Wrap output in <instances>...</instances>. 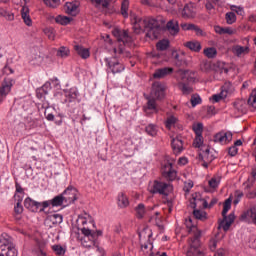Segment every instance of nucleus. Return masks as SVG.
I'll list each match as a JSON object with an SVG mask.
<instances>
[{
  "label": "nucleus",
  "mask_w": 256,
  "mask_h": 256,
  "mask_svg": "<svg viewBox=\"0 0 256 256\" xmlns=\"http://www.w3.org/2000/svg\"><path fill=\"white\" fill-rule=\"evenodd\" d=\"M190 103H191L192 107H197V105H201V103H202L201 96L192 95L191 99H190Z\"/></svg>",
  "instance_id": "obj_48"
},
{
  "label": "nucleus",
  "mask_w": 256,
  "mask_h": 256,
  "mask_svg": "<svg viewBox=\"0 0 256 256\" xmlns=\"http://www.w3.org/2000/svg\"><path fill=\"white\" fill-rule=\"evenodd\" d=\"M195 15H197V13L195 12L193 5L186 4L182 10V17L186 19H193Z\"/></svg>",
  "instance_id": "obj_24"
},
{
  "label": "nucleus",
  "mask_w": 256,
  "mask_h": 256,
  "mask_svg": "<svg viewBox=\"0 0 256 256\" xmlns=\"http://www.w3.org/2000/svg\"><path fill=\"white\" fill-rule=\"evenodd\" d=\"M74 49H75L77 55H79V57H81L82 59H89V57L91 56L89 49H87L81 45H75Z\"/></svg>",
  "instance_id": "obj_27"
},
{
  "label": "nucleus",
  "mask_w": 256,
  "mask_h": 256,
  "mask_svg": "<svg viewBox=\"0 0 256 256\" xmlns=\"http://www.w3.org/2000/svg\"><path fill=\"white\" fill-rule=\"evenodd\" d=\"M230 9L232 13H236L237 15L243 16L245 14V11L241 6H231Z\"/></svg>",
  "instance_id": "obj_54"
},
{
  "label": "nucleus",
  "mask_w": 256,
  "mask_h": 256,
  "mask_svg": "<svg viewBox=\"0 0 256 256\" xmlns=\"http://www.w3.org/2000/svg\"><path fill=\"white\" fill-rule=\"evenodd\" d=\"M179 88L182 91L183 95H189V94L193 93V88L191 86L185 84V82H180Z\"/></svg>",
  "instance_id": "obj_38"
},
{
  "label": "nucleus",
  "mask_w": 256,
  "mask_h": 256,
  "mask_svg": "<svg viewBox=\"0 0 256 256\" xmlns=\"http://www.w3.org/2000/svg\"><path fill=\"white\" fill-rule=\"evenodd\" d=\"M21 17L28 27H31L33 25V21L31 20V16L29 15V7L23 6L21 9Z\"/></svg>",
  "instance_id": "obj_26"
},
{
  "label": "nucleus",
  "mask_w": 256,
  "mask_h": 256,
  "mask_svg": "<svg viewBox=\"0 0 256 256\" xmlns=\"http://www.w3.org/2000/svg\"><path fill=\"white\" fill-rule=\"evenodd\" d=\"M202 151L204 153L205 161H207L208 163H212L215 160V156L211 155V150L209 148H203Z\"/></svg>",
  "instance_id": "obj_46"
},
{
  "label": "nucleus",
  "mask_w": 256,
  "mask_h": 256,
  "mask_svg": "<svg viewBox=\"0 0 256 256\" xmlns=\"http://www.w3.org/2000/svg\"><path fill=\"white\" fill-rule=\"evenodd\" d=\"M89 239H90V238H83V239L81 240V244L83 245V247L89 248V247H91L92 245H94L93 240L87 241V240H89Z\"/></svg>",
  "instance_id": "obj_62"
},
{
  "label": "nucleus",
  "mask_w": 256,
  "mask_h": 256,
  "mask_svg": "<svg viewBox=\"0 0 256 256\" xmlns=\"http://www.w3.org/2000/svg\"><path fill=\"white\" fill-rule=\"evenodd\" d=\"M177 121H179L177 119V117L175 116H169L166 121H165V125L167 129H171L173 127H175V125H177Z\"/></svg>",
  "instance_id": "obj_39"
},
{
  "label": "nucleus",
  "mask_w": 256,
  "mask_h": 256,
  "mask_svg": "<svg viewBox=\"0 0 256 256\" xmlns=\"http://www.w3.org/2000/svg\"><path fill=\"white\" fill-rule=\"evenodd\" d=\"M186 227L189 235L187 241V256H205L203 250H201V230L197 226L191 224V219L186 221Z\"/></svg>",
  "instance_id": "obj_2"
},
{
  "label": "nucleus",
  "mask_w": 256,
  "mask_h": 256,
  "mask_svg": "<svg viewBox=\"0 0 256 256\" xmlns=\"http://www.w3.org/2000/svg\"><path fill=\"white\" fill-rule=\"evenodd\" d=\"M169 45H170L169 40L168 39H163V40H160L156 44V49L158 51H167L169 49Z\"/></svg>",
  "instance_id": "obj_33"
},
{
  "label": "nucleus",
  "mask_w": 256,
  "mask_h": 256,
  "mask_svg": "<svg viewBox=\"0 0 256 256\" xmlns=\"http://www.w3.org/2000/svg\"><path fill=\"white\" fill-rule=\"evenodd\" d=\"M44 245L38 243L36 248L33 250L34 255L36 256H47V253H45Z\"/></svg>",
  "instance_id": "obj_42"
},
{
  "label": "nucleus",
  "mask_w": 256,
  "mask_h": 256,
  "mask_svg": "<svg viewBox=\"0 0 256 256\" xmlns=\"http://www.w3.org/2000/svg\"><path fill=\"white\" fill-rule=\"evenodd\" d=\"M193 146L196 147V149H201L203 151V134L202 135H196Z\"/></svg>",
  "instance_id": "obj_41"
},
{
  "label": "nucleus",
  "mask_w": 256,
  "mask_h": 256,
  "mask_svg": "<svg viewBox=\"0 0 256 256\" xmlns=\"http://www.w3.org/2000/svg\"><path fill=\"white\" fill-rule=\"evenodd\" d=\"M171 191H173V186L171 184L155 180L150 193L153 195L159 193V195H165L167 197Z\"/></svg>",
  "instance_id": "obj_7"
},
{
  "label": "nucleus",
  "mask_w": 256,
  "mask_h": 256,
  "mask_svg": "<svg viewBox=\"0 0 256 256\" xmlns=\"http://www.w3.org/2000/svg\"><path fill=\"white\" fill-rule=\"evenodd\" d=\"M237 153H239V149L235 146H231L228 149V154L230 155V157H235V155H237Z\"/></svg>",
  "instance_id": "obj_64"
},
{
  "label": "nucleus",
  "mask_w": 256,
  "mask_h": 256,
  "mask_svg": "<svg viewBox=\"0 0 256 256\" xmlns=\"http://www.w3.org/2000/svg\"><path fill=\"white\" fill-rule=\"evenodd\" d=\"M114 35L117 37V40L122 43H131V38L129 37V32H127V30H114Z\"/></svg>",
  "instance_id": "obj_20"
},
{
  "label": "nucleus",
  "mask_w": 256,
  "mask_h": 256,
  "mask_svg": "<svg viewBox=\"0 0 256 256\" xmlns=\"http://www.w3.org/2000/svg\"><path fill=\"white\" fill-rule=\"evenodd\" d=\"M254 183H255V180L248 178V180L243 183L245 191H249V189L253 187Z\"/></svg>",
  "instance_id": "obj_56"
},
{
  "label": "nucleus",
  "mask_w": 256,
  "mask_h": 256,
  "mask_svg": "<svg viewBox=\"0 0 256 256\" xmlns=\"http://www.w3.org/2000/svg\"><path fill=\"white\" fill-rule=\"evenodd\" d=\"M56 23H59V25H69L71 21H73V18L67 17V16H57L55 18Z\"/></svg>",
  "instance_id": "obj_37"
},
{
  "label": "nucleus",
  "mask_w": 256,
  "mask_h": 256,
  "mask_svg": "<svg viewBox=\"0 0 256 256\" xmlns=\"http://www.w3.org/2000/svg\"><path fill=\"white\" fill-rule=\"evenodd\" d=\"M237 33V30L231 28V27H224L223 35H235Z\"/></svg>",
  "instance_id": "obj_63"
},
{
  "label": "nucleus",
  "mask_w": 256,
  "mask_h": 256,
  "mask_svg": "<svg viewBox=\"0 0 256 256\" xmlns=\"http://www.w3.org/2000/svg\"><path fill=\"white\" fill-rule=\"evenodd\" d=\"M46 7H51L52 9H56L61 5V0H43Z\"/></svg>",
  "instance_id": "obj_45"
},
{
  "label": "nucleus",
  "mask_w": 256,
  "mask_h": 256,
  "mask_svg": "<svg viewBox=\"0 0 256 256\" xmlns=\"http://www.w3.org/2000/svg\"><path fill=\"white\" fill-rule=\"evenodd\" d=\"M136 217L138 219H143V217H145V204H138V206L136 207Z\"/></svg>",
  "instance_id": "obj_40"
},
{
  "label": "nucleus",
  "mask_w": 256,
  "mask_h": 256,
  "mask_svg": "<svg viewBox=\"0 0 256 256\" xmlns=\"http://www.w3.org/2000/svg\"><path fill=\"white\" fill-rule=\"evenodd\" d=\"M225 19L228 25H233V23L237 21V15H235L234 12H227Z\"/></svg>",
  "instance_id": "obj_44"
},
{
  "label": "nucleus",
  "mask_w": 256,
  "mask_h": 256,
  "mask_svg": "<svg viewBox=\"0 0 256 256\" xmlns=\"http://www.w3.org/2000/svg\"><path fill=\"white\" fill-rule=\"evenodd\" d=\"M0 256H17V249L7 234L0 236Z\"/></svg>",
  "instance_id": "obj_4"
},
{
  "label": "nucleus",
  "mask_w": 256,
  "mask_h": 256,
  "mask_svg": "<svg viewBox=\"0 0 256 256\" xmlns=\"http://www.w3.org/2000/svg\"><path fill=\"white\" fill-rule=\"evenodd\" d=\"M24 207L32 211L33 213H37L39 211L41 213V207H43V202H37L30 197L24 200Z\"/></svg>",
  "instance_id": "obj_15"
},
{
  "label": "nucleus",
  "mask_w": 256,
  "mask_h": 256,
  "mask_svg": "<svg viewBox=\"0 0 256 256\" xmlns=\"http://www.w3.org/2000/svg\"><path fill=\"white\" fill-rule=\"evenodd\" d=\"M162 175L168 181H175L177 179V171L173 169L171 162H166L162 168Z\"/></svg>",
  "instance_id": "obj_13"
},
{
  "label": "nucleus",
  "mask_w": 256,
  "mask_h": 256,
  "mask_svg": "<svg viewBox=\"0 0 256 256\" xmlns=\"http://www.w3.org/2000/svg\"><path fill=\"white\" fill-rule=\"evenodd\" d=\"M52 249L56 253V255H59V256L65 255V249L62 248L61 245H54L52 246Z\"/></svg>",
  "instance_id": "obj_53"
},
{
  "label": "nucleus",
  "mask_w": 256,
  "mask_h": 256,
  "mask_svg": "<svg viewBox=\"0 0 256 256\" xmlns=\"http://www.w3.org/2000/svg\"><path fill=\"white\" fill-rule=\"evenodd\" d=\"M66 13L72 17H77L79 13L78 6L74 3H66Z\"/></svg>",
  "instance_id": "obj_29"
},
{
  "label": "nucleus",
  "mask_w": 256,
  "mask_h": 256,
  "mask_svg": "<svg viewBox=\"0 0 256 256\" xmlns=\"http://www.w3.org/2000/svg\"><path fill=\"white\" fill-rule=\"evenodd\" d=\"M157 125L155 124H148L145 127V133L149 135L150 137H157Z\"/></svg>",
  "instance_id": "obj_32"
},
{
  "label": "nucleus",
  "mask_w": 256,
  "mask_h": 256,
  "mask_svg": "<svg viewBox=\"0 0 256 256\" xmlns=\"http://www.w3.org/2000/svg\"><path fill=\"white\" fill-rule=\"evenodd\" d=\"M28 59L30 65H40L41 63H43V56H41V52L35 49L31 50Z\"/></svg>",
  "instance_id": "obj_18"
},
{
  "label": "nucleus",
  "mask_w": 256,
  "mask_h": 256,
  "mask_svg": "<svg viewBox=\"0 0 256 256\" xmlns=\"http://www.w3.org/2000/svg\"><path fill=\"white\" fill-rule=\"evenodd\" d=\"M165 91H167V86L164 83L154 82L152 84L150 97L156 99L157 101H161V99L165 98Z\"/></svg>",
  "instance_id": "obj_8"
},
{
  "label": "nucleus",
  "mask_w": 256,
  "mask_h": 256,
  "mask_svg": "<svg viewBox=\"0 0 256 256\" xmlns=\"http://www.w3.org/2000/svg\"><path fill=\"white\" fill-rule=\"evenodd\" d=\"M65 198L63 197V194H60L58 196H55L52 200H47L42 202V207L40 208V213H43L49 207L52 205L53 207H61V205H64Z\"/></svg>",
  "instance_id": "obj_11"
},
{
  "label": "nucleus",
  "mask_w": 256,
  "mask_h": 256,
  "mask_svg": "<svg viewBox=\"0 0 256 256\" xmlns=\"http://www.w3.org/2000/svg\"><path fill=\"white\" fill-rule=\"evenodd\" d=\"M249 51L248 46L235 45L232 48V53H234L236 57H243V55L249 54Z\"/></svg>",
  "instance_id": "obj_23"
},
{
  "label": "nucleus",
  "mask_w": 256,
  "mask_h": 256,
  "mask_svg": "<svg viewBox=\"0 0 256 256\" xmlns=\"http://www.w3.org/2000/svg\"><path fill=\"white\" fill-rule=\"evenodd\" d=\"M172 57L175 60V64L177 65V67H181L183 65V60L185 55L183 53L177 52V50H173L172 51Z\"/></svg>",
  "instance_id": "obj_30"
},
{
  "label": "nucleus",
  "mask_w": 256,
  "mask_h": 256,
  "mask_svg": "<svg viewBox=\"0 0 256 256\" xmlns=\"http://www.w3.org/2000/svg\"><path fill=\"white\" fill-rule=\"evenodd\" d=\"M22 202H23V199L20 198L16 206L14 207V212L16 213V215H21V213H23V205H21Z\"/></svg>",
  "instance_id": "obj_52"
},
{
  "label": "nucleus",
  "mask_w": 256,
  "mask_h": 256,
  "mask_svg": "<svg viewBox=\"0 0 256 256\" xmlns=\"http://www.w3.org/2000/svg\"><path fill=\"white\" fill-rule=\"evenodd\" d=\"M81 233L84 235V239H93V231L89 228H81Z\"/></svg>",
  "instance_id": "obj_49"
},
{
  "label": "nucleus",
  "mask_w": 256,
  "mask_h": 256,
  "mask_svg": "<svg viewBox=\"0 0 256 256\" xmlns=\"http://www.w3.org/2000/svg\"><path fill=\"white\" fill-rule=\"evenodd\" d=\"M153 219L155 220L156 225L158 226V228L163 231V229H165V226H163V224L161 223V218H158L157 216H153L150 218V221H153Z\"/></svg>",
  "instance_id": "obj_58"
},
{
  "label": "nucleus",
  "mask_w": 256,
  "mask_h": 256,
  "mask_svg": "<svg viewBox=\"0 0 256 256\" xmlns=\"http://www.w3.org/2000/svg\"><path fill=\"white\" fill-rule=\"evenodd\" d=\"M232 201L233 200L231 198H228L224 202V206H223V210H222L223 220L220 222V225H219V227L223 228V231H229L231 225H233V223L235 221V213H230L227 216V213H229V209H231Z\"/></svg>",
  "instance_id": "obj_3"
},
{
  "label": "nucleus",
  "mask_w": 256,
  "mask_h": 256,
  "mask_svg": "<svg viewBox=\"0 0 256 256\" xmlns=\"http://www.w3.org/2000/svg\"><path fill=\"white\" fill-rule=\"evenodd\" d=\"M233 140V133L231 132H219L214 136V142L221 145H227Z\"/></svg>",
  "instance_id": "obj_14"
},
{
  "label": "nucleus",
  "mask_w": 256,
  "mask_h": 256,
  "mask_svg": "<svg viewBox=\"0 0 256 256\" xmlns=\"http://www.w3.org/2000/svg\"><path fill=\"white\" fill-rule=\"evenodd\" d=\"M192 31H195V33L198 37H205V32H203V30L195 24L192 27Z\"/></svg>",
  "instance_id": "obj_55"
},
{
  "label": "nucleus",
  "mask_w": 256,
  "mask_h": 256,
  "mask_svg": "<svg viewBox=\"0 0 256 256\" xmlns=\"http://www.w3.org/2000/svg\"><path fill=\"white\" fill-rule=\"evenodd\" d=\"M193 181L189 180L188 182L184 183V188L183 190L185 191V193H189V191H191V189H193Z\"/></svg>",
  "instance_id": "obj_60"
},
{
  "label": "nucleus",
  "mask_w": 256,
  "mask_h": 256,
  "mask_svg": "<svg viewBox=\"0 0 256 256\" xmlns=\"http://www.w3.org/2000/svg\"><path fill=\"white\" fill-rule=\"evenodd\" d=\"M44 33L48 37V39H50L51 41L55 40V29L45 28Z\"/></svg>",
  "instance_id": "obj_51"
},
{
  "label": "nucleus",
  "mask_w": 256,
  "mask_h": 256,
  "mask_svg": "<svg viewBox=\"0 0 256 256\" xmlns=\"http://www.w3.org/2000/svg\"><path fill=\"white\" fill-rule=\"evenodd\" d=\"M129 0H123L121 4V15L124 17V19H127L129 17Z\"/></svg>",
  "instance_id": "obj_35"
},
{
  "label": "nucleus",
  "mask_w": 256,
  "mask_h": 256,
  "mask_svg": "<svg viewBox=\"0 0 256 256\" xmlns=\"http://www.w3.org/2000/svg\"><path fill=\"white\" fill-rule=\"evenodd\" d=\"M240 221L243 223L256 225V206H252L250 209L244 211L240 215Z\"/></svg>",
  "instance_id": "obj_10"
},
{
  "label": "nucleus",
  "mask_w": 256,
  "mask_h": 256,
  "mask_svg": "<svg viewBox=\"0 0 256 256\" xmlns=\"http://www.w3.org/2000/svg\"><path fill=\"white\" fill-rule=\"evenodd\" d=\"M183 79H187L188 83H195V73L194 72H189L185 71L183 73Z\"/></svg>",
  "instance_id": "obj_47"
},
{
  "label": "nucleus",
  "mask_w": 256,
  "mask_h": 256,
  "mask_svg": "<svg viewBox=\"0 0 256 256\" xmlns=\"http://www.w3.org/2000/svg\"><path fill=\"white\" fill-rule=\"evenodd\" d=\"M193 215L195 219H199L200 221H205L207 219V212L201 210H194Z\"/></svg>",
  "instance_id": "obj_43"
},
{
  "label": "nucleus",
  "mask_w": 256,
  "mask_h": 256,
  "mask_svg": "<svg viewBox=\"0 0 256 256\" xmlns=\"http://www.w3.org/2000/svg\"><path fill=\"white\" fill-rule=\"evenodd\" d=\"M209 187H211L212 189H217V187H219V183H221V178H216L213 177L212 179L209 180Z\"/></svg>",
  "instance_id": "obj_50"
},
{
  "label": "nucleus",
  "mask_w": 256,
  "mask_h": 256,
  "mask_svg": "<svg viewBox=\"0 0 256 256\" xmlns=\"http://www.w3.org/2000/svg\"><path fill=\"white\" fill-rule=\"evenodd\" d=\"M112 1L113 0H91V3L96 7H103V9H107V7H109V3Z\"/></svg>",
  "instance_id": "obj_36"
},
{
  "label": "nucleus",
  "mask_w": 256,
  "mask_h": 256,
  "mask_svg": "<svg viewBox=\"0 0 256 256\" xmlns=\"http://www.w3.org/2000/svg\"><path fill=\"white\" fill-rule=\"evenodd\" d=\"M70 53L71 51L67 47L61 46L60 48H58L56 55L57 57H61L62 59H65L69 57Z\"/></svg>",
  "instance_id": "obj_34"
},
{
  "label": "nucleus",
  "mask_w": 256,
  "mask_h": 256,
  "mask_svg": "<svg viewBox=\"0 0 256 256\" xmlns=\"http://www.w3.org/2000/svg\"><path fill=\"white\" fill-rule=\"evenodd\" d=\"M64 101L63 103L67 104V107H75L77 103H79V90L77 88L72 87L70 89L64 90Z\"/></svg>",
  "instance_id": "obj_6"
},
{
  "label": "nucleus",
  "mask_w": 256,
  "mask_h": 256,
  "mask_svg": "<svg viewBox=\"0 0 256 256\" xmlns=\"http://www.w3.org/2000/svg\"><path fill=\"white\" fill-rule=\"evenodd\" d=\"M194 133L195 135H203V124L198 123L196 126H194Z\"/></svg>",
  "instance_id": "obj_57"
},
{
  "label": "nucleus",
  "mask_w": 256,
  "mask_h": 256,
  "mask_svg": "<svg viewBox=\"0 0 256 256\" xmlns=\"http://www.w3.org/2000/svg\"><path fill=\"white\" fill-rule=\"evenodd\" d=\"M117 203L120 209H125L126 207H129V198L127 197V194H125V192H120L118 194Z\"/></svg>",
  "instance_id": "obj_25"
},
{
  "label": "nucleus",
  "mask_w": 256,
  "mask_h": 256,
  "mask_svg": "<svg viewBox=\"0 0 256 256\" xmlns=\"http://www.w3.org/2000/svg\"><path fill=\"white\" fill-rule=\"evenodd\" d=\"M131 21L133 24L134 33L139 35V33H145L148 39L152 41L154 39H159L161 35V24L155 18H141L135 13L130 14Z\"/></svg>",
  "instance_id": "obj_1"
},
{
  "label": "nucleus",
  "mask_w": 256,
  "mask_h": 256,
  "mask_svg": "<svg viewBox=\"0 0 256 256\" xmlns=\"http://www.w3.org/2000/svg\"><path fill=\"white\" fill-rule=\"evenodd\" d=\"M171 73H173V68L164 67L156 70L153 77L154 79H163L164 77H167V75H171Z\"/></svg>",
  "instance_id": "obj_21"
},
{
  "label": "nucleus",
  "mask_w": 256,
  "mask_h": 256,
  "mask_svg": "<svg viewBox=\"0 0 256 256\" xmlns=\"http://www.w3.org/2000/svg\"><path fill=\"white\" fill-rule=\"evenodd\" d=\"M104 61L107 66V73L117 75V73H123L125 71V65L119 62V59L116 57L105 58Z\"/></svg>",
  "instance_id": "obj_5"
},
{
  "label": "nucleus",
  "mask_w": 256,
  "mask_h": 256,
  "mask_svg": "<svg viewBox=\"0 0 256 256\" xmlns=\"http://www.w3.org/2000/svg\"><path fill=\"white\" fill-rule=\"evenodd\" d=\"M45 223L50 228L61 225L63 223V215L57 213L50 214L46 217Z\"/></svg>",
  "instance_id": "obj_16"
},
{
  "label": "nucleus",
  "mask_w": 256,
  "mask_h": 256,
  "mask_svg": "<svg viewBox=\"0 0 256 256\" xmlns=\"http://www.w3.org/2000/svg\"><path fill=\"white\" fill-rule=\"evenodd\" d=\"M64 197L65 205H71L77 201V189L73 186H68L67 189L62 193Z\"/></svg>",
  "instance_id": "obj_12"
},
{
  "label": "nucleus",
  "mask_w": 256,
  "mask_h": 256,
  "mask_svg": "<svg viewBox=\"0 0 256 256\" xmlns=\"http://www.w3.org/2000/svg\"><path fill=\"white\" fill-rule=\"evenodd\" d=\"M147 99V103L144 106L143 110L145 113L149 114V113H157L159 110L157 109V102L155 101L156 99L153 97H146Z\"/></svg>",
  "instance_id": "obj_17"
},
{
  "label": "nucleus",
  "mask_w": 256,
  "mask_h": 256,
  "mask_svg": "<svg viewBox=\"0 0 256 256\" xmlns=\"http://www.w3.org/2000/svg\"><path fill=\"white\" fill-rule=\"evenodd\" d=\"M166 29L170 33V35H178L179 34V21L172 19L169 20L166 24Z\"/></svg>",
  "instance_id": "obj_19"
},
{
  "label": "nucleus",
  "mask_w": 256,
  "mask_h": 256,
  "mask_svg": "<svg viewBox=\"0 0 256 256\" xmlns=\"http://www.w3.org/2000/svg\"><path fill=\"white\" fill-rule=\"evenodd\" d=\"M203 53L205 57H207L208 59H215V57H217V48L215 47L205 48Z\"/></svg>",
  "instance_id": "obj_31"
},
{
  "label": "nucleus",
  "mask_w": 256,
  "mask_h": 256,
  "mask_svg": "<svg viewBox=\"0 0 256 256\" xmlns=\"http://www.w3.org/2000/svg\"><path fill=\"white\" fill-rule=\"evenodd\" d=\"M171 145L176 155H179V153L183 151V140H181V137L177 136L176 138H173Z\"/></svg>",
  "instance_id": "obj_22"
},
{
  "label": "nucleus",
  "mask_w": 256,
  "mask_h": 256,
  "mask_svg": "<svg viewBox=\"0 0 256 256\" xmlns=\"http://www.w3.org/2000/svg\"><path fill=\"white\" fill-rule=\"evenodd\" d=\"M195 24H189V23H182L180 24V27L183 31H193V26Z\"/></svg>",
  "instance_id": "obj_61"
},
{
  "label": "nucleus",
  "mask_w": 256,
  "mask_h": 256,
  "mask_svg": "<svg viewBox=\"0 0 256 256\" xmlns=\"http://www.w3.org/2000/svg\"><path fill=\"white\" fill-rule=\"evenodd\" d=\"M13 83H15V80L11 78H5L2 82V86L0 87V103H3L9 93H11V89L13 87Z\"/></svg>",
  "instance_id": "obj_9"
},
{
  "label": "nucleus",
  "mask_w": 256,
  "mask_h": 256,
  "mask_svg": "<svg viewBox=\"0 0 256 256\" xmlns=\"http://www.w3.org/2000/svg\"><path fill=\"white\" fill-rule=\"evenodd\" d=\"M216 66L220 69L221 73H229V69L225 67V63L222 61H218L216 63Z\"/></svg>",
  "instance_id": "obj_59"
},
{
  "label": "nucleus",
  "mask_w": 256,
  "mask_h": 256,
  "mask_svg": "<svg viewBox=\"0 0 256 256\" xmlns=\"http://www.w3.org/2000/svg\"><path fill=\"white\" fill-rule=\"evenodd\" d=\"M184 47H187L190 51H194V53H199V51H201V42L197 40L188 41L184 43Z\"/></svg>",
  "instance_id": "obj_28"
}]
</instances>
